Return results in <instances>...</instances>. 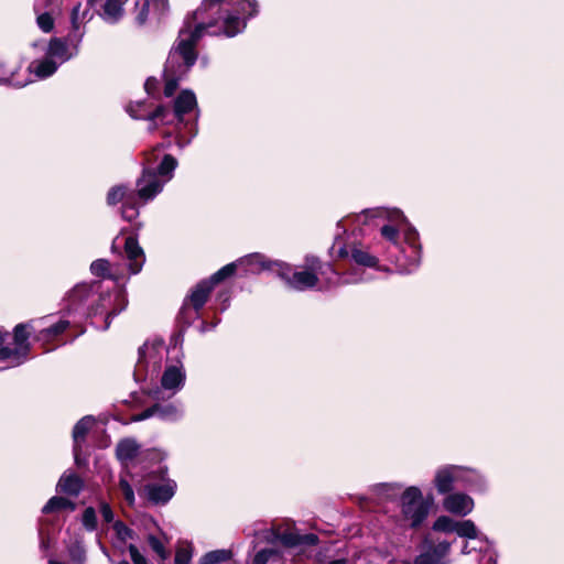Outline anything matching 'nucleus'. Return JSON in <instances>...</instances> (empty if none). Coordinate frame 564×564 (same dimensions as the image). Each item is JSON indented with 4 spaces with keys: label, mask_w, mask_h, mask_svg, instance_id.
Segmentation results:
<instances>
[{
    "label": "nucleus",
    "mask_w": 564,
    "mask_h": 564,
    "mask_svg": "<svg viewBox=\"0 0 564 564\" xmlns=\"http://www.w3.org/2000/svg\"><path fill=\"white\" fill-rule=\"evenodd\" d=\"M259 13L257 0H203L188 14L164 66V95L171 97L197 61L196 45L204 35L234 37Z\"/></svg>",
    "instance_id": "1"
},
{
    "label": "nucleus",
    "mask_w": 564,
    "mask_h": 564,
    "mask_svg": "<svg viewBox=\"0 0 564 564\" xmlns=\"http://www.w3.org/2000/svg\"><path fill=\"white\" fill-rule=\"evenodd\" d=\"M359 223L367 224L371 219H382L387 223L380 228L381 237L391 243L400 257L392 258L400 273L414 272L422 259V248L417 230L408 224V219L398 208L376 207L362 210L356 216Z\"/></svg>",
    "instance_id": "2"
},
{
    "label": "nucleus",
    "mask_w": 564,
    "mask_h": 564,
    "mask_svg": "<svg viewBox=\"0 0 564 564\" xmlns=\"http://www.w3.org/2000/svg\"><path fill=\"white\" fill-rule=\"evenodd\" d=\"M318 536L314 533L300 534L289 523L272 524L254 533L256 550L251 564H284L293 550L304 553V547L316 545Z\"/></svg>",
    "instance_id": "3"
},
{
    "label": "nucleus",
    "mask_w": 564,
    "mask_h": 564,
    "mask_svg": "<svg viewBox=\"0 0 564 564\" xmlns=\"http://www.w3.org/2000/svg\"><path fill=\"white\" fill-rule=\"evenodd\" d=\"M160 147L145 154L143 171L137 180L135 200L140 204H147L154 199L166 183L173 178L177 161L171 154H164L159 159Z\"/></svg>",
    "instance_id": "4"
},
{
    "label": "nucleus",
    "mask_w": 564,
    "mask_h": 564,
    "mask_svg": "<svg viewBox=\"0 0 564 564\" xmlns=\"http://www.w3.org/2000/svg\"><path fill=\"white\" fill-rule=\"evenodd\" d=\"M111 303V294L101 292V283L77 284L67 296L68 314H77L80 317L97 315Z\"/></svg>",
    "instance_id": "5"
},
{
    "label": "nucleus",
    "mask_w": 564,
    "mask_h": 564,
    "mask_svg": "<svg viewBox=\"0 0 564 564\" xmlns=\"http://www.w3.org/2000/svg\"><path fill=\"white\" fill-rule=\"evenodd\" d=\"M72 323L64 316L46 315L22 324L25 325L28 339L33 334L34 341L39 343L45 351H51L65 343L63 336Z\"/></svg>",
    "instance_id": "6"
},
{
    "label": "nucleus",
    "mask_w": 564,
    "mask_h": 564,
    "mask_svg": "<svg viewBox=\"0 0 564 564\" xmlns=\"http://www.w3.org/2000/svg\"><path fill=\"white\" fill-rule=\"evenodd\" d=\"M176 119L175 135L180 148L187 145L197 134L198 110L196 96L192 90H183L174 101Z\"/></svg>",
    "instance_id": "7"
},
{
    "label": "nucleus",
    "mask_w": 564,
    "mask_h": 564,
    "mask_svg": "<svg viewBox=\"0 0 564 564\" xmlns=\"http://www.w3.org/2000/svg\"><path fill=\"white\" fill-rule=\"evenodd\" d=\"M9 333L0 329V370L14 368L28 359L31 344L28 341L25 325L18 324L13 329V345L9 346Z\"/></svg>",
    "instance_id": "8"
},
{
    "label": "nucleus",
    "mask_w": 564,
    "mask_h": 564,
    "mask_svg": "<svg viewBox=\"0 0 564 564\" xmlns=\"http://www.w3.org/2000/svg\"><path fill=\"white\" fill-rule=\"evenodd\" d=\"M306 269L294 271L286 262L276 263V274L285 281L286 285L296 291H306L316 286L318 274H324L321 262L315 257H306Z\"/></svg>",
    "instance_id": "9"
},
{
    "label": "nucleus",
    "mask_w": 564,
    "mask_h": 564,
    "mask_svg": "<svg viewBox=\"0 0 564 564\" xmlns=\"http://www.w3.org/2000/svg\"><path fill=\"white\" fill-rule=\"evenodd\" d=\"M401 524L406 528H419L429 516L430 507L423 499L421 489L410 486L400 496Z\"/></svg>",
    "instance_id": "10"
},
{
    "label": "nucleus",
    "mask_w": 564,
    "mask_h": 564,
    "mask_svg": "<svg viewBox=\"0 0 564 564\" xmlns=\"http://www.w3.org/2000/svg\"><path fill=\"white\" fill-rule=\"evenodd\" d=\"M164 359V347L162 344H144L139 349V360L134 369L135 380H153L158 377Z\"/></svg>",
    "instance_id": "11"
},
{
    "label": "nucleus",
    "mask_w": 564,
    "mask_h": 564,
    "mask_svg": "<svg viewBox=\"0 0 564 564\" xmlns=\"http://www.w3.org/2000/svg\"><path fill=\"white\" fill-rule=\"evenodd\" d=\"M176 488L175 480L167 477V468L160 467L143 486V492L153 505H166L174 497Z\"/></svg>",
    "instance_id": "12"
},
{
    "label": "nucleus",
    "mask_w": 564,
    "mask_h": 564,
    "mask_svg": "<svg viewBox=\"0 0 564 564\" xmlns=\"http://www.w3.org/2000/svg\"><path fill=\"white\" fill-rule=\"evenodd\" d=\"M185 370L182 364L166 366L161 377V386L155 387L149 393L155 401L172 399L185 384Z\"/></svg>",
    "instance_id": "13"
},
{
    "label": "nucleus",
    "mask_w": 564,
    "mask_h": 564,
    "mask_svg": "<svg viewBox=\"0 0 564 564\" xmlns=\"http://www.w3.org/2000/svg\"><path fill=\"white\" fill-rule=\"evenodd\" d=\"M330 252L334 257L337 258H350L358 265L388 271V269L381 268L379 265V259L376 256L371 254L361 245H357L355 242L347 245L340 237H337L334 240V243L330 248Z\"/></svg>",
    "instance_id": "14"
},
{
    "label": "nucleus",
    "mask_w": 564,
    "mask_h": 564,
    "mask_svg": "<svg viewBox=\"0 0 564 564\" xmlns=\"http://www.w3.org/2000/svg\"><path fill=\"white\" fill-rule=\"evenodd\" d=\"M64 2L65 0H34L35 23L43 33L53 32L55 21L63 14Z\"/></svg>",
    "instance_id": "15"
},
{
    "label": "nucleus",
    "mask_w": 564,
    "mask_h": 564,
    "mask_svg": "<svg viewBox=\"0 0 564 564\" xmlns=\"http://www.w3.org/2000/svg\"><path fill=\"white\" fill-rule=\"evenodd\" d=\"M372 556V551H361L349 557L346 551L329 544L315 555V564H369Z\"/></svg>",
    "instance_id": "16"
},
{
    "label": "nucleus",
    "mask_w": 564,
    "mask_h": 564,
    "mask_svg": "<svg viewBox=\"0 0 564 564\" xmlns=\"http://www.w3.org/2000/svg\"><path fill=\"white\" fill-rule=\"evenodd\" d=\"M122 203L121 216L127 221H132L139 216V203L135 200V192L126 185L112 186L107 194V204L110 206Z\"/></svg>",
    "instance_id": "17"
},
{
    "label": "nucleus",
    "mask_w": 564,
    "mask_h": 564,
    "mask_svg": "<svg viewBox=\"0 0 564 564\" xmlns=\"http://www.w3.org/2000/svg\"><path fill=\"white\" fill-rule=\"evenodd\" d=\"M433 530L444 533H456L459 538L485 541V535L479 532L471 520L455 521L447 516L438 517L433 523Z\"/></svg>",
    "instance_id": "18"
},
{
    "label": "nucleus",
    "mask_w": 564,
    "mask_h": 564,
    "mask_svg": "<svg viewBox=\"0 0 564 564\" xmlns=\"http://www.w3.org/2000/svg\"><path fill=\"white\" fill-rule=\"evenodd\" d=\"M452 543L448 541L426 538L423 542L415 564H449L448 554Z\"/></svg>",
    "instance_id": "19"
},
{
    "label": "nucleus",
    "mask_w": 564,
    "mask_h": 564,
    "mask_svg": "<svg viewBox=\"0 0 564 564\" xmlns=\"http://www.w3.org/2000/svg\"><path fill=\"white\" fill-rule=\"evenodd\" d=\"M184 414L183 405L181 402L162 403L156 401L152 406L145 409L134 416V421H143L153 416L163 421L175 422Z\"/></svg>",
    "instance_id": "20"
},
{
    "label": "nucleus",
    "mask_w": 564,
    "mask_h": 564,
    "mask_svg": "<svg viewBox=\"0 0 564 564\" xmlns=\"http://www.w3.org/2000/svg\"><path fill=\"white\" fill-rule=\"evenodd\" d=\"M432 484L438 495L446 496L459 485V465L445 464L438 466L433 475Z\"/></svg>",
    "instance_id": "21"
},
{
    "label": "nucleus",
    "mask_w": 564,
    "mask_h": 564,
    "mask_svg": "<svg viewBox=\"0 0 564 564\" xmlns=\"http://www.w3.org/2000/svg\"><path fill=\"white\" fill-rule=\"evenodd\" d=\"M167 0H135V21L139 25H143L148 21L150 14L156 19H161L167 11Z\"/></svg>",
    "instance_id": "22"
},
{
    "label": "nucleus",
    "mask_w": 564,
    "mask_h": 564,
    "mask_svg": "<svg viewBox=\"0 0 564 564\" xmlns=\"http://www.w3.org/2000/svg\"><path fill=\"white\" fill-rule=\"evenodd\" d=\"M90 19L89 9L82 8L80 3H77L70 12V32L68 34L69 43L77 50L80 46L83 37L85 35V23Z\"/></svg>",
    "instance_id": "23"
},
{
    "label": "nucleus",
    "mask_w": 564,
    "mask_h": 564,
    "mask_svg": "<svg viewBox=\"0 0 564 564\" xmlns=\"http://www.w3.org/2000/svg\"><path fill=\"white\" fill-rule=\"evenodd\" d=\"M474 499L463 491H453L443 499V508L455 516L465 517L474 510Z\"/></svg>",
    "instance_id": "24"
},
{
    "label": "nucleus",
    "mask_w": 564,
    "mask_h": 564,
    "mask_svg": "<svg viewBox=\"0 0 564 564\" xmlns=\"http://www.w3.org/2000/svg\"><path fill=\"white\" fill-rule=\"evenodd\" d=\"M280 261L278 260H269L262 253H250L247 256H243L237 260L238 268H241L245 270L246 273L251 274H258L264 270L272 271L276 273V263Z\"/></svg>",
    "instance_id": "25"
},
{
    "label": "nucleus",
    "mask_w": 564,
    "mask_h": 564,
    "mask_svg": "<svg viewBox=\"0 0 564 564\" xmlns=\"http://www.w3.org/2000/svg\"><path fill=\"white\" fill-rule=\"evenodd\" d=\"M124 248V259L131 274L139 273L145 262V254L135 237L129 236L122 238Z\"/></svg>",
    "instance_id": "26"
},
{
    "label": "nucleus",
    "mask_w": 564,
    "mask_h": 564,
    "mask_svg": "<svg viewBox=\"0 0 564 564\" xmlns=\"http://www.w3.org/2000/svg\"><path fill=\"white\" fill-rule=\"evenodd\" d=\"M79 47L76 50L67 39L53 37L46 46V56L55 62L58 66L78 54Z\"/></svg>",
    "instance_id": "27"
},
{
    "label": "nucleus",
    "mask_w": 564,
    "mask_h": 564,
    "mask_svg": "<svg viewBox=\"0 0 564 564\" xmlns=\"http://www.w3.org/2000/svg\"><path fill=\"white\" fill-rule=\"evenodd\" d=\"M95 424V419L90 415L84 416L80 419L73 429V452L75 457V463L78 466H83L86 464V458L82 457L83 444L85 442L87 433Z\"/></svg>",
    "instance_id": "28"
},
{
    "label": "nucleus",
    "mask_w": 564,
    "mask_h": 564,
    "mask_svg": "<svg viewBox=\"0 0 564 564\" xmlns=\"http://www.w3.org/2000/svg\"><path fill=\"white\" fill-rule=\"evenodd\" d=\"M459 485L476 494L488 490L487 478L476 468L459 465Z\"/></svg>",
    "instance_id": "29"
},
{
    "label": "nucleus",
    "mask_w": 564,
    "mask_h": 564,
    "mask_svg": "<svg viewBox=\"0 0 564 564\" xmlns=\"http://www.w3.org/2000/svg\"><path fill=\"white\" fill-rule=\"evenodd\" d=\"M488 539L485 536V541L478 542L476 540L465 539L462 545L460 553L468 555L473 552H478L481 557L478 564H497L496 555L489 549Z\"/></svg>",
    "instance_id": "30"
},
{
    "label": "nucleus",
    "mask_w": 564,
    "mask_h": 564,
    "mask_svg": "<svg viewBox=\"0 0 564 564\" xmlns=\"http://www.w3.org/2000/svg\"><path fill=\"white\" fill-rule=\"evenodd\" d=\"M139 454L140 445L133 438H124L117 444L116 456L124 467H128Z\"/></svg>",
    "instance_id": "31"
},
{
    "label": "nucleus",
    "mask_w": 564,
    "mask_h": 564,
    "mask_svg": "<svg viewBox=\"0 0 564 564\" xmlns=\"http://www.w3.org/2000/svg\"><path fill=\"white\" fill-rule=\"evenodd\" d=\"M213 289L214 286L212 282H208L207 280L200 281L184 301H187L191 307L199 311L207 302Z\"/></svg>",
    "instance_id": "32"
},
{
    "label": "nucleus",
    "mask_w": 564,
    "mask_h": 564,
    "mask_svg": "<svg viewBox=\"0 0 564 564\" xmlns=\"http://www.w3.org/2000/svg\"><path fill=\"white\" fill-rule=\"evenodd\" d=\"M84 487V482L79 476L74 473H64L56 486L57 491L77 497Z\"/></svg>",
    "instance_id": "33"
},
{
    "label": "nucleus",
    "mask_w": 564,
    "mask_h": 564,
    "mask_svg": "<svg viewBox=\"0 0 564 564\" xmlns=\"http://www.w3.org/2000/svg\"><path fill=\"white\" fill-rule=\"evenodd\" d=\"M57 62L48 58L47 56L43 59L33 61L29 65L30 73L34 74L40 79L52 76L57 70Z\"/></svg>",
    "instance_id": "34"
},
{
    "label": "nucleus",
    "mask_w": 564,
    "mask_h": 564,
    "mask_svg": "<svg viewBox=\"0 0 564 564\" xmlns=\"http://www.w3.org/2000/svg\"><path fill=\"white\" fill-rule=\"evenodd\" d=\"M68 556L74 564H85L87 555L84 538L76 534L66 545Z\"/></svg>",
    "instance_id": "35"
},
{
    "label": "nucleus",
    "mask_w": 564,
    "mask_h": 564,
    "mask_svg": "<svg viewBox=\"0 0 564 564\" xmlns=\"http://www.w3.org/2000/svg\"><path fill=\"white\" fill-rule=\"evenodd\" d=\"M127 0H106L100 17L108 23H117L123 15V3Z\"/></svg>",
    "instance_id": "36"
},
{
    "label": "nucleus",
    "mask_w": 564,
    "mask_h": 564,
    "mask_svg": "<svg viewBox=\"0 0 564 564\" xmlns=\"http://www.w3.org/2000/svg\"><path fill=\"white\" fill-rule=\"evenodd\" d=\"M402 489V485L398 482H381L376 484L370 488V491L379 500H393Z\"/></svg>",
    "instance_id": "37"
},
{
    "label": "nucleus",
    "mask_w": 564,
    "mask_h": 564,
    "mask_svg": "<svg viewBox=\"0 0 564 564\" xmlns=\"http://www.w3.org/2000/svg\"><path fill=\"white\" fill-rule=\"evenodd\" d=\"M76 505L69 499L61 496L52 497L46 505L43 507V513H53L59 511H74Z\"/></svg>",
    "instance_id": "38"
},
{
    "label": "nucleus",
    "mask_w": 564,
    "mask_h": 564,
    "mask_svg": "<svg viewBox=\"0 0 564 564\" xmlns=\"http://www.w3.org/2000/svg\"><path fill=\"white\" fill-rule=\"evenodd\" d=\"M234 556L231 550L220 549L205 553L198 560V564H223L229 562Z\"/></svg>",
    "instance_id": "39"
},
{
    "label": "nucleus",
    "mask_w": 564,
    "mask_h": 564,
    "mask_svg": "<svg viewBox=\"0 0 564 564\" xmlns=\"http://www.w3.org/2000/svg\"><path fill=\"white\" fill-rule=\"evenodd\" d=\"M14 70H11L7 66V62L0 57V85H10L15 88H22L26 86L31 80L28 82H14Z\"/></svg>",
    "instance_id": "40"
},
{
    "label": "nucleus",
    "mask_w": 564,
    "mask_h": 564,
    "mask_svg": "<svg viewBox=\"0 0 564 564\" xmlns=\"http://www.w3.org/2000/svg\"><path fill=\"white\" fill-rule=\"evenodd\" d=\"M238 269V263L237 261L235 262H231V263H228L226 264L225 267H223L221 269H219L217 272H215L209 280H207L208 282H212L213 283V286H215L217 283H219L220 281L231 276L236 270Z\"/></svg>",
    "instance_id": "41"
},
{
    "label": "nucleus",
    "mask_w": 564,
    "mask_h": 564,
    "mask_svg": "<svg viewBox=\"0 0 564 564\" xmlns=\"http://www.w3.org/2000/svg\"><path fill=\"white\" fill-rule=\"evenodd\" d=\"M198 316H199V311L191 307L188 305L187 301H184V303L180 310V313H178L180 322L186 326H189L196 318H198Z\"/></svg>",
    "instance_id": "42"
},
{
    "label": "nucleus",
    "mask_w": 564,
    "mask_h": 564,
    "mask_svg": "<svg viewBox=\"0 0 564 564\" xmlns=\"http://www.w3.org/2000/svg\"><path fill=\"white\" fill-rule=\"evenodd\" d=\"M147 541H148V544L149 546L151 547V550L161 558V560H166L167 556H169V553L166 552V549H165V545H164V542L153 535V534H149L148 538H147Z\"/></svg>",
    "instance_id": "43"
},
{
    "label": "nucleus",
    "mask_w": 564,
    "mask_h": 564,
    "mask_svg": "<svg viewBox=\"0 0 564 564\" xmlns=\"http://www.w3.org/2000/svg\"><path fill=\"white\" fill-rule=\"evenodd\" d=\"M82 523L84 528L93 532L97 529V513L93 507H87L82 516Z\"/></svg>",
    "instance_id": "44"
},
{
    "label": "nucleus",
    "mask_w": 564,
    "mask_h": 564,
    "mask_svg": "<svg viewBox=\"0 0 564 564\" xmlns=\"http://www.w3.org/2000/svg\"><path fill=\"white\" fill-rule=\"evenodd\" d=\"M117 539L126 543L133 538V531L128 528L122 521H116L112 525Z\"/></svg>",
    "instance_id": "45"
},
{
    "label": "nucleus",
    "mask_w": 564,
    "mask_h": 564,
    "mask_svg": "<svg viewBox=\"0 0 564 564\" xmlns=\"http://www.w3.org/2000/svg\"><path fill=\"white\" fill-rule=\"evenodd\" d=\"M109 261L105 259H98L90 264V271L93 274L97 276H107L109 272Z\"/></svg>",
    "instance_id": "46"
},
{
    "label": "nucleus",
    "mask_w": 564,
    "mask_h": 564,
    "mask_svg": "<svg viewBox=\"0 0 564 564\" xmlns=\"http://www.w3.org/2000/svg\"><path fill=\"white\" fill-rule=\"evenodd\" d=\"M327 270L333 272V274L336 275V278H337V280H336V282H334V284H338V283L354 284V283L362 282V281L366 280L361 274L358 275L357 273L348 274V275H345V276H338L336 271L333 270V268L330 265H327Z\"/></svg>",
    "instance_id": "47"
},
{
    "label": "nucleus",
    "mask_w": 564,
    "mask_h": 564,
    "mask_svg": "<svg viewBox=\"0 0 564 564\" xmlns=\"http://www.w3.org/2000/svg\"><path fill=\"white\" fill-rule=\"evenodd\" d=\"M192 550L189 546H181L176 550L174 563L175 564H191L192 562Z\"/></svg>",
    "instance_id": "48"
},
{
    "label": "nucleus",
    "mask_w": 564,
    "mask_h": 564,
    "mask_svg": "<svg viewBox=\"0 0 564 564\" xmlns=\"http://www.w3.org/2000/svg\"><path fill=\"white\" fill-rule=\"evenodd\" d=\"M119 487L127 503L129 506H133L135 501L134 491L128 480L121 478L119 481Z\"/></svg>",
    "instance_id": "49"
},
{
    "label": "nucleus",
    "mask_w": 564,
    "mask_h": 564,
    "mask_svg": "<svg viewBox=\"0 0 564 564\" xmlns=\"http://www.w3.org/2000/svg\"><path fill=\"white\" fill-rule=\"evenodd\" d=\"M128 549L133 564H148V560L135 545L130 544Z\"/></svg>",
    "instance_id": "50"
},
{
    "label": "nucleus",
    "mask_w": 564,
    "mask_h": 564,
    "mask_svg": "<svg viewBox=\"0 0 564 564\" xmlns=\"http://www.w3.org/2000/svg\"><path fill=\"white\" fill-rule=\"evenodd\" d=\"M169 113V110L164 107H158L155 111H153L151 115L148 116V119L151 121H161L164 122L166 115Z\"/></svg>",
    "instance_id": "51"
},
{
    "label": "nucleus",
    "mask_w": 564,
    "mask_h": 564,
    "mask_svg": "<svg viewBox=\"0 0 564 564\" xmlns=\"http://www.w3.org/2000/svg\"><path fill=\"white\" fill-rule=\"evenodd\" d=\"M116 299H117L118 301L122 302V305H121L118 310H112L111 312H109V313L107 314L105 329H107V328L109 327V325H110V321H109V318H110V317H115L116 315H118V314H119V313L124 308V306H126V304H127V303H126V300H124V296H123L121 293H118V294L116 295Z\"/></svg>",
    "instance_id": "52"
},
{
    "label": "nucleus",
    "mask_w": 564,
    "mask_h": 564,
    "mask_svg": "<svg viewBox=\"0 0 564 564\" xmlns=\"http://www.w3.org/2000/svg\"><path fill=\"white\" fill-rule=\"evenodd\" d=\"M100 513L105 522L109 523L113 521V511L105 501L100 503Z\"/></svg>",
    "instance_id": "53"
},
{
    "label": "nucleus",
    "mask_w": 564,
    "mask_h": 564,
    "mask_svg": "<svg viewBox=\"0 0 564 564\" xmlns=\"http://www.w3.org/2000/svg\"><path fill=\"white\" fill-rule=\"evenodd\" d=\"M158 80L155 78H149L147 79L144 84V88L148 91V94H153L156 89Z\"/></svg>",
    "instance_id": "54"
},
{
    "label": "nucleus",
    "mask_w": 564,
    "mask_h": 564,
    "mask_svg": "<svg viewBox=\"0 0 564 564\" xmlns=\"http://www.w3.org/2000/svg\"><path fill=\"white\" fill-rule=\"evenodd\" d=\"M218 323H219V319H216L212 324H208L207 322H203L202 326H200V332L205 333V332L212 330V329H214L217 326Z\"/></svg>",
    "instance_id": "55"
},
{
    "label": "nucleus",
    "mask_w": 564,
    "mask_h": 564,
    "mask_svg": "<svg viewBox=\"0 0 564 564\" xmlns=\"http://www.w3.org/2000/svg\"><path fill=\"white\" fill-rule=\"evenodd\" d=\"M129 113H130V116H131L132 118H134V119H141V118H143L142 116L137 115V113H135L131 108L129 109Z\"/></svg>",
    "instance_id": "56"
},
{
    "label": "nucleus",
    "mask_w": 564,
    "mask_h": 564,
    "mask_svg": "<svg viewBox=\"0 0 564 564\" xmlns=\"http://www.w3.org/2000/svg\"><path fill=\"white\" fill-rule=\"evenodd\" d=\"M41 547H43V549L48 547V543L45 541V539L43 536H41Z\"/></svg>",
    "instance_id": "57"
},
{
    "label": "nucleus",
    "mask_w": 564,
    "mask_h": 564,
    "mask_svg": "<svg viewBox=\"0 0 564 564\" xmlns=\"http://www.w3.org/2000/svg\"><path fill=\"white\" fill-rule=\"evenodd\" d=\"M119 241H120V238H119V237H117V238L113 240V242H112V247H111V248H112V250H116V248H117V246H118Z\"/></svg>",
    "instance_id": "58"
},
{
    "label": "nucleus",
    "mask_w": 564,
    "mask_h": 564,
    "mask_svg": "<svg viewBox=\"0 0 564 564\" xmlns=\"http://www.w3.org/2000/svg\"><path fill=\"white\" fill-rule=\"evenodd\" d=\"M98 2H99V0H88L89 6H95Z\"/></svg>",
    "instance_id": "59"
},
{
    "label": "nucleus",
    "mask_w": 564,
    "mask_h": 564,
    "mask_svg": "<svg viewBox=\"0 0 564 564\" xmlns=\"http://www.w3.org/2000/svg\"><path fill=\"white\" fill-rule=\"evenodd\" d=\"M158 455H160V458L163 459L166 457V454L165 453H158Z\"/></svg>",
    "instance_id": "60"
},
{
    "label": "nucleus",
    "mask_w": 564,
    "mask_h": 564,
    "mask_svg": "<svg viewBox=\"0 0 564 564\" xmlns=\"http://www.w3.org/2000/svg\"><path fill=\"white\" fill-rule=\"evenodd\" d=\"M98 543H99V545H100L101 551H102L104 553H106V549H105V546L100 543V541H98Z\"/></svg>",
    "instance_id": "61"
},
{
    "label": "nucleus",
    "mask_w": 564,
    "mask_h": 564,
    "mask_svg": "<svg viewBox=\"0 0 564 564\" xmlns=\"http://www.w3.org/2000/svg\"><path fill=\"white\" fill-rule=\"evenodd\" d=\"M37 45H39V42H33V43H32V46H33V47H36Z\"/></svg>",
    "instance_id": "62"
},
{
    "label": "nucleus",
    "mask_w": 564,
    "mask_h": 564,
    "mask_svg": "<svg viewBox=\"0 0 564 564\" xmlns=\"http://www.w3.org/2000/svg\"><path fill=\"white\" fill-rule=\"evenodd\" d=\"M118 564H129L127 561H121Z\"/></svg>",
    "instance_id": "63"
}]
</instances>
